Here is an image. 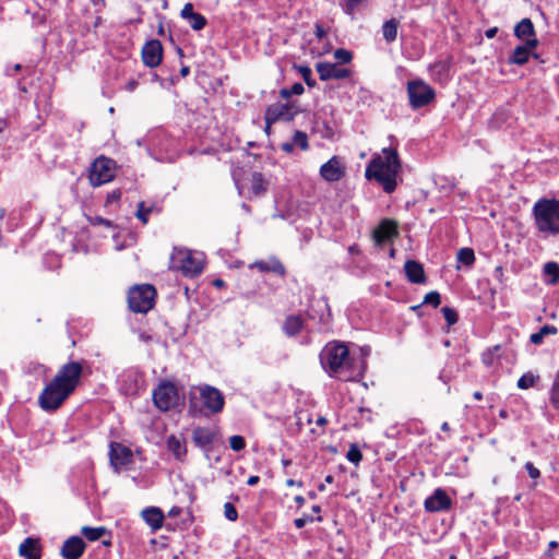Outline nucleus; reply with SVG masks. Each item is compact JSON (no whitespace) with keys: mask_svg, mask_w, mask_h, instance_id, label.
I'll list each match as a JSON object with an SVG mask.
<instances>
[{"mask_svg":"<svg viewBox=\"0 0 559 559\" xmlns=\"http://www.w3.org/2000/svg\"><path fill=\"white\" fill-rule=\"evenodd\" d=\"M323 369L341 381H358L366 371V361L350 356L347 346L340 342L328 343L320 354Z\"/></svg>","mask_w":559,"mask_h":559,"instance_id":"f257e3e1","label":"nucleus"},{"mask_svg":"<svg viewBox=\"0 0 559 559\" xmlns=\"http://www.w3.org/2000/svg\"><path fill=\"white\" fill-rule=\"evenodd\" d=\"M83 367L78 361L63 365L55 378L44 388L38 397L44 411H56L74 392L82 376Z\"/></svg>","mask_w":559,"mask_h":559,"instance_id":"f03ea898","label":"nucleus"},{"mask_svg":"<svg viewBox=\"0 0 559 559\" xmlns=\"http://www.w3.org/2000/svg\"><path fill=\"white\" fill-rule=\"evenodd\" d=\"M383 157L373 158L366 168V177L374 178L386 193L396 189V176L401 169V163L396 150L383 148Z\"/></svg>","mask_w":559,"mask_h":559,"instance_id":"7ed1b4c3","label":"nucleus"},{"mask_svg":"<svg viewBox=\"0 0 559 559\" xmlns=\"http://www.w3.org/2000/svg\"><path fill=\"white\" fill-rule=\"evenodd\" d=\"M534 225L543 237L559 235V200L542 198L532 209Z\"/></svg>","mask_w":559,"mask_h":559,"instance_id":"20e7f679","label":"nucleus"},{"mask_svg":"<svg viewBox=\"0 0 559 559\" xmlns=\"http://www.w3.org/2000/svg\"><path fill=\"white\" fill-rule=\"evenodd\" d=\"M154 405L162 412H167L182 404L183 399L180 396L178 388L170 381H162L153 390Z\"/></svg>","mask_w":559,"mask_h":559,"instance_id":"39448f33","label":"nucleus"},{"mask_svg":"<svg viewBox=\"0 0 559 559\" xmlns=\"http://www.w3.org/2000/svg\"><path fill=\"white\" fill-rule=\"evenodd\" d=\"M156 290L152 285H136L129 290L128 305L131 311L146 313L155 302Z\"/></svg>","mask_w":559,"mask_h":559,"instance_id":"423d86ee","label":"nucleus"},{"mask_svg":"<svg viewBox=\"0 0 559 559\" xmlns=\"http://www.w3.org/2000/svg\"><path fill=\"white\" fill-rule=\"evenodd\" d=\"M170 267L187 277H194L203 271V262L189 250L176 249L170 257Z\"/></svg>","mask_w":559,"mask_h":559,"instance_id":"0eeeda50","label":"nucleus"},{"mask_svg":"<svg viewBox=\"0 0 559 559\" xmlns=\"http://www.w3.org/2000/svg\"><path fill=\"white\" fill-rule=\"evenodd\" d=\"M407 95L413 109L429 105L436 97L435 90L423 80L407 82Z\"/></svg>","mask_w":559,"mask_h":559,"instance_id":"6e6552de","label":"nucleus"},{"mask_svg":"<svg viewBox=\"0 0 559 559\" xmlns=\"http://www.w3.org/2000/svg\"><path fill=\"white\" fill-rule=\"evenodd\" d=\"M115 177V162L108 157H97L90 167L88 179L93 187H99Z\"/></svg>","mask_w":559,"mask_h":559,"instance_id":"1a4fd4ad","label":"nucleus"},{"mask_svg":"<svg viewBox=\"0 0 559 559\" xmlns=\"http://www.w3.org/2000/svg\"><path fill=\"white\" fill-rule=\"evenodd\" d=\"M298 111L299 108L295 102L272 104L265 110V124L270 127L278 120L290 121L295 118Z\"/></svg>","mask_w":559,"mask_h":559,"instance_id":"9d476101","label":"nucleus"},{"mask_svg":"<svg viewBox=\"0 0 559 559\" xmlns=\"http://www.w3.org/2000/svg\"><path fill=\"white\" fill-rule=\"evenodd\" d=\"M200 397L204 406L213 414L221 413L225 405L223 393L209 384L198 386Z\"/></svg>","mask_w":559,"mask_h":559,"instance_id":"9b49d317","label":"nucleus"},{"mask_svg":"<svg viewBox=\"0 0 559 559\" xmlns=\"http://www.w3.org/2000/svg\"><path fill=\"white\" fill-rule=\"evenodd\" d=\"M109 459L111 466L115 471L119 472L121 467L127 466L132 462V452L129 448L118 442H111Z\"/></svg>","mask_w":559,"mask_h":559,"instance_id":"f8f14e48","label":"nucleus"},{"mask_svg":"<svg viewBox=\"0 0 559 559\" xmlns=\"http://www.w3.org/2000/svg\"><path fill=\"white\" fill-rule=\"evenodd\" d=\"M345 175V167L337 156L331 157L320 167V176L329 182L338 181Z\"/></svg>","mask_w":559,"mask_h":559,"instance_id":"ddd939ff","label":"nucleus"},{"mask_svg":"<svg viewBox=\"0 0 559 559\" xmlns=\"http://www.w3.org/2000/svg\"><path fill=\"white\" fill-rule=\"evenodd\" d=\"M452 504L451 498L448 493L441 489L437 488L431 496L426 498L424 502V507L428 512H441L450 509Z\"/></svg>","mask_w":559,"mask_h":559,"instance_id":"4468645a","label":"nucleus"},{"mask_svg":"<svg viewBox=\"0 0 559 559\" xmlns=\"http://www.w3.org/2000/svg\"><path fill=\"white\" fill-rule=\"evenodd\" d=\"M163 57V47L159 40H148L142 48V59L145 66L150 68L157 67Z\"/></svg>","mask_w":559,"mask_h":559,"instance_id":"2eb2a0df","label":"nucleus"},{"mask_svg":"<svg viewBox=\"0 0 559 559\" xmlns=\"http://www.w3.org/2000/svg\"><path fill=\"white\" fill-rule=\"evenodd\" d=\"M316 70L321 81L328 80H340L349 76L350 71L346 68H342L335 63L330 62H318Z\"/></svg>","mask_w":559,"mask_h":559,"instance_id":"dca6fc26","label":"nucleus"},{"mask_svg":"<svg viewBox=\"0 0 559 559\" xmlns=\"http://www.w3.org/2000/svg\"><path fill=\"white\" fill-rule=\"evenodd\" d=\"M372 236L377 245L390 241L397 236V224L392 219H382L373 230Z\"/></svg>","mask_w":559,"mask_h":559,"instance_id":"f3484780","label":"nucleus"},{"mask_svg":"<svg viewBox=\"0 0 559 559\" xmlns=\"http://www.w3.org/2000/svg\"><path fill=\"white\" fill-rule=\"evenodd\" d=\"M537 38H528L523 45L514 48L513 53L509 58V62L519 66L526 63L531 52L537 47Z\"/></svg>","mask_w":559,"mask_h":559,"instance_id":"a211bd4d","label":"nucleus"},{"mask_svg":"<svg viewBox=\"0 0 559 559\" xmlns=\"http://www.w3.org/2000/svg\"><path fill=\"white\" fill-rule=\"evenodd\" d=\"M216 439V431L209 427H197L192 430V440L197 447L209 451Z\"/></svg>","mask_w":559,"mask_h":559,"instance_id":"6ab92c4d","label":"nucleus"},{"mask_svg":"<svg viewBox=\"0 0 559 559\" xmlns=\"http://www.w3.org/2000/svg\"><path fill=\"white\" fill-rule=\"evenodd\" d=\"M85 550V543L79 536L68 538L61 548V556L64 559H79Z\"/></svg>","mask_w":559,"mask_h":559,"instance_id":"aec40b11","label":"nucleus"},{"mask_svg":"<svg viewBox=\"0 0 559 559\" xmlns=\"http://www.w3.org/2000/svg\"><path fill=\"white\" fill-rule=\"evenodd\" d=\"M19 554L25 559H40L41 548L37 539L27 537L19 547Z\"/></svg>","mask_w":559,"mask_h":559,"instance_id":"412c9836","label":"nucleus"},{"mask_svg":"<svg viewBox=\"0 0 559 559\" xmlns=\"http://www.w3.org/2000/svg\"><path fill=\"white\" fill-rule=\"evenodd\" d=\"M404 270L409 282L421 284L426 281L424 267L420 263L414 260H407Z\"/></svg>","mask_w":559,"mask_h":559,"instance_id":"4be33fe9","label":"nucleus"},{"mask_svg":"<svg viewBox=\"0 0 559 559\" xmlns=\"http://www.w3.org/2000/svg\"><path fill=\"white\" fill-rule=\"evenodd\" d=\"M144 521L156 531L163 526L164 514L160 509L156 507L146 508L142 511Z\"/></svg>","mask_w":559,"mask_h":559,"instance_id":"5701e85b","label":"nucleus"},{"mask_svg":"<svg viewBox=\"0 0 559 559\" xmlns=\"http://www.w3.org/2000/svg\"><path fill=\"white\" fill-rule=\"evenodd\" d=\"M514 35L521 40L536 38L535 27L531 19L525 17L521 20L514 27Z\"/></svg>","mask_w":559,"mask_h":559,"instance_id":"b1692460","label":"nucleus"},{"mask_svg":"<svg viewBox=\"0 0 559 559\" xmlns=\"http://www.w3.org/2000/svg\"><path fill=\"white\" fill-rule=\"evenodd\" d=\"M304 320L300 316H288L283 324V331L287 336H295L301 332Z\"/></svg>","mask_w":559,"mask_h":559,"instance_id":"393cba45","label":"nucleus"},{"mask_svg":"<svg viewBox=\"0 0 559 559\" xmlns=\"http://www.w3.org/2000/svg\"><path fill=\"white\" fill-rule=\"evenodd\" d=\"M435 81L445 82L449 79V64L445 61H437L429 68Z\"/></svg>","mask_w":559,"mask_h":559,"instance_id":"a878e982","label":"nucleus"},{"mask_svg":"<svg viewBox=\"0 0 559 559\" xmlns=\"http://www.w3.org/2000/svg\"><path fill=\"white\" fill-rule=\"evenodd\" d=\"M167 448L177 460H182L187 454L186 444L175 436L167 439Z\"/></svg>","mask_w":559,"mask_h":559,"instance_id":"bb28decb","label":"nucleus"},{"mask_svg":"<svg viewBox=\"0 0 559 559\" xmlns=\"http://www.w3.org/2000/svg\"><path fill=\"white\" fill-rule=\"evenodd\" d=\"M252 266L258 267L262 272H273L278 275L285 274V266L282 264L281 261H278L276 259H274L270 262L257 261L253 263Z\"/></svg>","mask_w":559,"mask_h":559,"instance_id":"cd10ccee","label":"nucleus"},{"mask_svg":"<svg viewBox=\"0 0 559 559\" xmlns=\"http://www.w3.org/2000/svg\"><path fill=\"white\" fill-rule=\"evenodd\" d=\"M399 23L395 19H391L382 25L383 38L386 43H393L397 37Z\"/></svg>","mask_w":559,"mask_h":559,"instance_id":"c85d7f7f","label":"nucleus"},{"mask_svg":"<svg viewBox=\"0 0 559 559\" xmlns=\"http://www.w3.org/2000/svg\"><path fill=\"white\" fill-rule=\"evenodd\" d=\"M539 380V376L533 373L532 371L525 372L516 382V386L521 390H527L533 388L536 382Z\"/></svg>","mask_w":559,"mask_h":559,"instance_id":"c756f323","label":"nucleus"},{"mask_svg":"<svg viewBox=\"0 0 559 559\" xmlns=\"http://www.w3.org/2000/svg\"><path fill=\"white\" fill-rule=\"evenodd\" d=\"M81 533L90 542H96L105 535L106 528L103 526H99V527L84 526V527H82Z\"/></svg>","mask_w":559,"mask_h":559,"instance_id":"7c9ffc66","label":"nucleus"},{"mask_svg":"<svg viewBox=\"0 0 559 559\" xmlns=\"http://www.w3.org/2000/svg\"><path fill=\"white\" fill-rule=\"evenodd\" d=\"M557 333V328L554 325H544L537 333H533L530 337L533 344H540L546 335H554Z\"/></svg>","mask_w":559,"mask_h":559,"instance_id":"2f4dec72","label":"nucleus"},{"mask_svg":"<svg viewBox=\"0 0 559 559\" xmlns=\"http://www.w3.org/2000/svg\"><path fill=\"white\" fill-rule=\"evenodd\" d=\"M457 262L466 266H472L475 262V253L471 248H461L456 255Z\"/></svg>","mask_w":559,"mask_h":559,"instance_id":"473e14b6","label":"nucleus"},{"mask_svg":"<svg viewBox=\"0 0 559 559\" xmlns=\"http://www.w3.org/2000/svg\"><path fill=\"white\" fill-rule=\"evenodd\" d=\"M549 401L554 408L559 409V370L556 372L550 391Z\"/></svg>","mask_w":559,"mask_h":559,"instance_id":"72a5a7b5","label":"nucleus"},{"mask_svg":"<svg viewBox=\"0 0 559 559\" xmlns=\"http://www.w3.org/2000/svg\"><path fill=\"white\" fill-rule=\"evenodd\" d=\"M266 190V183L260 173H254L251 180V191L254 195H260Z\"/></svg>","mask_w":559,"mask_h":559,"instance_id":"f704fd0d","label":"nucleus"},{"mask_svg":"<svg viewBox=\"0 0 559 559\" xmlns=\"http://www.w3.org/2000/svg\"><path fill=\"white\" fill-rule=\"evenodd\" d=\"M544 273L550 277V284L554 285L559 282V264L557 262H547L544 265Z\"/></svg>","mask_w":559,"mask_h":559,"instance_id":"c9c22d12","label":"nucleus"},{"mask_svg":"<svg viewBox=\"0 0 559 559\" xmlns=\"http://www.w3.org/2000/svg\"><path fill=\"white\" fill-rule=\"evenodd\" d=\"M293 143L295 146H299L302 151L309 148L308 135L304 131H296L293 136Z\"/></svg>","mask_w":559,"mask_h":559,"instance_id":"e433bc0d","label":"nucleus"},{"mask_svg":"<svg viewBox=\"0 0 559 559\" xmlns=\"http://www.w3.org/2000/svg\"><path fill=\"white\" fill-rule=\"evenodd\" d=\"M305 92L301 83H295L290 88H282L280 94L283 98H289L293 95H301Z\"/></svg>","mask_w":559,"mask_h":559,"instance_id":"4c0bfd02","label":"nucleus"},{"mask_svg":"<svg viewBox=\"0 0 559 559\" xmlns=\"http://www.w3.org/2000/svg\"><path fill=\"white\" fill-rule=\"evenodd\" d=\"M346 459L354 463L355 465H358L359 462L362 460V454L359 450V448L356 444H352L349 447V450L347 451Z\"/></svg>","mask_w":559,"mask_h":559,"instance_id":"58836bf2","label":"nucleus"},{"mask_svg":"<svg viewBox=\"0 0 559 559\" xmlns=\"http://www.w3.org/2000/svg\"><path fill=\"white\" fill-rule=\"evenodd\" d=\"M153 207L152 206H148L146 207L145 206V202H140L138 204V211L135 213V216L143 223V224H147L148 222V214L152 212Z\"/></svg>","mask_w":559,"mask_h":559,"instance_id":"ea45409f","label":"nucleus"},{"mask_svg":"<svg viewBox=\"0 0 559 559\" xmlns=\"http://www.w3.org/2000/svg\"><path fill=\"white\" fill-rule=\"evenodd\" d=\"M364 0H343L341 3L344 13L354 16L355 10Z\"/></svg>","mask_w":559,"mask_h":559,"instance_id":"a19ab883","label":"nucleus"},{"mask_svg":"<svg viewBox=\"0 0 559 559\" xmlns=\"http://www.w3.org/2000/svg\"><path fill=\"white\" fill-rule=\"evenodd\" d=\"M188 21L190 26L195 31H200L206 25V19L200 13H194Z\"/></svg>","mask_w":559,"mask_h":559,"instance_id":"79ce46f5","label":"nucleus"},{"mask_svg":"<svg viewBox=\"0 0 559 559\" xmlns=\"http://www.w3.org/2000/svg\"><path fill=\"white\" fill-rule=\"evenodd\" d=\"M229 447L231 448V450L239 452L245 449L246 441L243 437L235 435L229 438Z\"/></svg>","mask_w":559,"mask_h":559,"instance_id":"37998d69","label":"nucleus"},{"mask_svg":"<svg viewBox=\"0 0 559 559\" xmlns=\"http://www.w3.org/2000/svg\"><path fill=\"white\" fill-rule=\"evenodd\" d=\"M423 304L431 305L433 308H438L441 304V296L438 292L432 290L425 296Z\"/></svg>","mask_w":559,"mask_h":559,"instance_id":"c03bdc74","label":"nucleus"},{"mask_svg":"<svg viewBox=\"0 0 559 559\" xmlns=\"http://www.w3.org/2000/svg\"><path fill=\"white\" fill-rule=\"evenodd\" d=\"M299 73L301 74L302 79L305 80L306 84L310 87H313L316 85V81L312 80L311 74L312 71L307 66H299L298 68Z\"/></svg>","mask_w":559,"mask_h":559,"instance_id":"a18cd8bd","label":"nucleus"},{"mask_svg":"<svg viewBox=\"0 0 559 559\" xmlns=\"http://www.w3.org/2000/svg\"><path fill=\"white\" fill-rule=\"evenodd\" d=\"M334 58L342 63H348L353 59V55L346 49L338 48L334 51Z\"/></svg>","mask_w":559,"mask_h":559,"instance_id":"49530a36","label":"nucleus"},{"mask_svg":"<svg viewBox=\"0 0 559 559\" xmlns=\"http://www.w3.org/2000/svg\"><path fill=\"white\" fill-rule=\"evenodd\" d=\"M441 311L443 313V317H444L448 325H453L454 323L457 322V313L454 309L449 308V307H443Z\"/></svg>","mask_w":559,"mask_h":559,"instance_id":"de8ad7c7","label":"nucleus"},{"mask_svg":"<svg viewBox=\"0 0 559 559\" xmlns=\"http://www.w3.org/2000/svg\"><path fill=\"white\" fill-rule=\"evenodd\" d=\"M224 514L229 521H236L238 519V512L233 503L226 502L224 504Z\"/></svg>","mask_w":559,"mask_h":559,"instance_id":"09e8293b","label":"nucleus"},{"mask_svg":"<svg viewBox=\"0 0 559 559\" xmlns=\"http://www.w3.org/2000/svg\"><path fill=\"white\" fill-rule=\"evenodd\" d=\"M90 223L92 225H95V226L103 225V226L108 227V228L112 227V223L109 219H106V218H104L102 216L91 217L90 218Z\"/></svg>","mask_w":559,"mask_h":559,"instance_id":"8fccbe9b","label":"nucleus"},{"mask_svg":"<svg viewBox=\"0 0 559 559\" xmlns=\"http://www.w3.org/2000/svg\"><path fill=\"white\" fill-rule=\"evenodd\" d=\"M525 469L527 471V473H528V475H530V477H531L532 479H537V478H539V477H540V472H539V469H538L537 467H535V466L533 465V463L527 462V463L525 464Z\"/></svg>","mask_w":559,"mask_h":559,"instance_id":"3c124183","label":"nucleus"},{"mask_svg":"<svg viewBox=\"0 0 559 559\" xmlns=\"http://www.w3.org/2000/svg\"><path fill=\"white\" fill-rule=\"evenodd\" d=\"M195 12L193 11V5L191 3H186L185 7L182 8L181 10V16L185 19V20H189L191 19V16L194 14Z\"/></svg>","mask_w":559,"mask_h":559,"instance_id":"603ef678","label":"nucleus"},{"mask_svg":"<svg viewBox=\"0 0 559 559\" xmlns=\"http://www.w3.org/2000/svg\"><path fill=\"white\" fill-rule=\"evenodd\" d=\"M121 198V191L120 190H114L111 191L108 195H107V199H106V204H110V203H114V202H118Z\"/></svg>","mask_w":559,"mask_h":559,"instance_id":"864d4df0","label":"nucleus"},{"mask_svg":"<svg viewBox=\"0 0 559 559\" xmlns=\"http://www.w3.org/2000/svg\"><path fill=\"white\" fill-rule=\"evenodd\" d=\"M308 522H312L311 516L295 519L294 524L297 528H302Z\"/></svg>","mask_w":559,"mask_h":559,"instance_id":"5fc2aeb1","label":"nucleus"},{"mask_svg":"<svg viewBox=\"0 0 559 559\" xmlns=\"http://www.w3.org/2000/svg\"><path fill=\"white\" fill-rule=\"evenodd\" d=\"M294 147H295V145H294L293 141L292 142H284L281 145L282 151H284L286 153H292L294 151Z\"/></svg>","mask_w":559,"mask_h":559,"instance_id":"6e6d98bb","label":"nucleus"},{"mask_svg":"<svg viewBox=\"0 0 559 559\" xmlns=\"http://www.w3.org/2000/svg\"><path fill=\"white\" fill-rule=\"evenodd\" d=\"M316 35L319 39H322L326 35V32L321 25L317 24L316 25Z\"/></svg>","mask_w":559,"mask_h":559,"instance_id":"4d7b16f0","label":"nucleus"},{"mask_svg":"<svg viewBox=\"0 0 559 559\" xmlns=\"http://www.w3.org/2000/svg\"><path fill=\"white\" fill-rule=\"evenodd\" d=\"M260 480V477L257 475H252L247 479V485L249 486H255Z\"/></svg>","mask_w":559,"mask_h":559,"instance_id":"13d9d810","label":"nucleus"},{"mask_svg":"<svg viewBox=\"0 0 559 559\" xmlns=\"http://www.w3.org/2000/svg\"><path fill=\"white\" fill-rule=\"evenodd\" d=\"M497 32H498L497 27H491L485 32V35L487 38H493L496 36Z\"/></svg>","mask_w":559,"mask_h":559,"instance_id":"bf43d9fd","label":"nucleus"},{"mask_svg":"<svg viewBox=\"0 0 559 559\" xmlns=\"http://www.w3.org/2000/svg\"><path fill=\"white\" fill-rule=\"evenodd\" d=\"M483 361H484V364H486V365H491V362H492V356H491V354H490V353H485V354L483 355Z\"/></svg>","mask_w":559,"mask_h":559,"instance_id":"052dcab7","label":"nucleus"},{"mask_svg":"<svg viewBox=\"0 0 559 559\" xmlns=\"http://www.w3.org/2000/svg\"><path fill=\"white\" fill-rule=\"evenodd\" d=\"M548 546H549V549L546 551V555L548 557H551L552 556L551 549L557 548L558 547V543L556 540H551Z\"/></svg>","mask_w":559,"mask_h":559,"instance_id":"680f3d73","label":"nucleus"},{"mask_svg":"<svg viewBox=\"0 0 559 559\" xmlns=\"http://www.w3.org/2000/svg\"><path fill=\"white\" fill-rule=\"evenodd\" d=\"M295 485H297V486H299V487H300V486H301V481H296V480H294V479H287V480H286V486H288V487H293V486H295Z\"/></svg>","mask_w":559,"mask_h":559,"instance_id":"e2e57ef3","label":"nucleus"},{"mask_svg":"<svg viewBox=\"0 0 559 559\" xmlns=\"http://www.w3.org/2000/svg\"><path fill=\"white\" fill-rule=\"evenodd\" d=\"M295 502H296L299 507H301V506H304V503H305V498H304L302 496H296V497H295Z\"/></svg>","mask_w":559,"mask_h":559,"instance_id":"0e129e2a","label":"nucleus"},{"mask_svg":"<svg viewBox=\"0 0 559 559\" xmlns=\"http://www.w3.org/2000/svg\"><path fill=\"white\" fill-rule=\"evenodd\" d=\"M189 72H190L189 67H182V68L180 69V74H181L182 76H187V75L189 74Z\"/></svg>","mask_w":559,"mask_h":559,"instance_id":"69168bd1","label":"nucleus"},{"mask_svg":"<svg viewBox=\"0 0 559 559\" xmlns=\"http://www.w3.org/2000/svg\"><path fill=\"white\" fill-rule=\"evenodd\" d=\"M136 85H138L136 81H131L128 83L127 87L129 91H133Z\"/></svg>","mask_w":559,"mask_h":559,"instance_id":"338daca9","label":"nucleus"},{"mask_svg":"<svg viewBox=\"0 0 559 559\" xmlns=\"http://www.w3.org/2000/svg\"><path fill=\"white\" fill-rule=\"evenodd\" d=\"M213 284L216 286V287H223L224 286V281L221 280V278H217L213 282Z\"/></svg>","mask_w":559,"mask_h":559,"instance_id":"774afa93","label":"nucleus"}]
</instances>
